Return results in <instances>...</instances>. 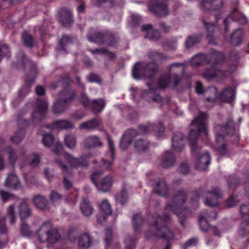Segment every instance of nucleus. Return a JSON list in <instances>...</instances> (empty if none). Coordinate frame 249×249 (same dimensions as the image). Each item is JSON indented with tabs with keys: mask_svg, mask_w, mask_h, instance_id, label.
I'll return each mask as SVG.
<instances>
[{
	"mask_svg": "<svg viewBox=\"0 0 249 249\" xmlns=\"http://www.w3.org/2000/svg\"><path fill=\"white\" fill-rule=\"evenodd\" d=\"M18 213L20 220L23 221L32 216V210L27 203L22 202L18 205Z\"/></svg>",
	"mask_w": 249,
	"mask_h": 249,
	"instance_id": "obj_26",
	"label": "nucleus"
},
{
	"mask_svg": "<svg viewBox=\"0 0 249 249\" xmlns=\"http://www.w3.org/2000/svg\"><path fill=\"white\" fill-rule=\"evenodd\" d=\"M235 91L231 87H228L223 90L220 95L221 100L224 102H231L235 98Z\"/></svg>",
	"mask_w": 249,
	"mask_h": 249,
	"instance_id": "obj_32",
	"label": "nucleus"
},
{
	"mask_svg": "<svg viewBox=\"0 0 249 249\" xmlns=\"http://www.w3.org/2000/svg\"><path fill=\"white\" fill-rule=\"evenodd\" d=\"M244 32L241 29L235 30L230 35V43L234 46L241 45L244 38Z\"/></svg>",
	"mask_w": 249,
	"mask_h": 249,
	"instance_id": "obj_28",
	"label": "nucleus"
},
{
	"mask_svg": "<svg viewBox=\"0 0 249 249\" xmlns=\"http://www.w3.org/2000/svg\"><path fill=\"white\" fill-rule=\"evenodd\" d=\"M181 65V64L176 63L173 64L170 66L169 72L170 73L171 81L173 84V86L174 89L177 88L181 80V76L177 73L178 71L174 70V68L178 67Z\"/></svg>",
	"mask_w": 249,
	"mask_h": 249,
	"instance_id": "obj_27",
	"label": "nucleus"
},
{
	"mask_svg": "<svg viewBox=\"0 0 249 249\" xmlns=\"http://www.w3.org/2000/svg\"><path fill=\"white\" fill-rule=\"evenodd\" d=\"M91 243L89 235L87 233H83L78 239V247L79 249H88L90 246Z\"/></svg>",
	"mask_w": 249,
	"mask_h": 249,
	"instance_id": "obj_35",
	"label": "nucleus"
},
{
	"mask_svg": "<svg viewBox=\"0 0 249 249\" xmlns=\"http://www.w3.org/2000/svg\"><path fill=\"white\" fill-rule=\"evenodd\" d=\"M75 95L76 92L72 88L62 89L59 92V98L68 104H70L73 100Z\"/></svg>",
	"mask_w": 249,
	"mask_h": 249,
	"instance_id": "obj_31",
	"label": "nucleus"
},
{
	"mask_svg": "<svg viewBox=\"0 0 249 249\" xmlns=\"http://www.w3.org/2000/svg\"><path fill=\"white\" fill-rule=\"evenodd\" d=\"M208 115L205 112H200L198 116L193 120L191 125L194 126L195 128L191 129L189 135V142L191 148L192 154L195 156L201 155L202 147L197 144L199 133L204 132L207 134V128L206 121Z\"/></svg>",
	"mask_w": 249,
	"mask_h": 249,
	"instance_id": "obj_1",
	"label": "nucleus"
},
{
	"mask_svg": "<svg viewBox=\"0 0 249 249\" xmlns=\"http://www.w3.org/2000/svg\"><path fill=\"white\" fill-rule=\"evenodd\" d=\"M150 146V142L146 139H140L137 140L134 144L136 151L138 153L146 151Z\"/></svg>",
	"mask_w": 249,
	"mask_h": 249,
	"instance_id": "obj_36",
	"label": "nucleus"
},
{
	"mask_svg": "<svg viewBox=\"0 0 249 249\" xmlns=\"http://www.w3.org/2000/svg\"><path fill=\"white\" fill-rule=\"evenodd\" d=\"M103 171L98 170L93 172L90 175V179L95 186L99 183L98 180L100 178L101 175L103 174Z\"/></svg>",
	"mask_w": 249,
	"mask_h": 249,
	"instance_id": "obj_63",
	"label": "nucleus"
},
{
	"mask_svg": "<svg viewBox=\"0 0 249 249\" xmlns=\"http://www.w3.org/2000/svg\"><path fill=\"white\" fill-rule=\"evenodd\" d=\"M48 106V104L46 101L42 100H38L36 102L35 115H39L41 118L43 117V114L47 112Z\"/></svg>",
	"mask_w": 249,
	"mask_h": 249,
	"instance_id": "obj_42",
	"label": "nucleus"
},
{
	"mask_svg": "<svg viewBox=\"0 0 249 249\" xmlns=\"http://www.w3.org/2000/svg\"><path fill=\"white\" fill-rule=\"evenodd\" d=\"M153 219H156V221L154 222H150L149 224L152 226L157 227L159 220H162L165 222H168L170 220V215L168 213H164L162 217H160L158 214H155L153 216Z\"/></svg>",
	"mask_w": 249,
	"mask_h": 249,
	"instance_id": "obj_60",
	"label": "nucleus"
},
{
	"mask_svg": "<svg viewBox=\"0 0 249 249\" xmlns=\"http://www.w3.org/2000/svg\"><path fill=\"white\" fill-rule=\"evenodd\" d=\"M141 31L145 32V37L152 41H157L160 38V33L158 30H153L151 24H144L141 27Z\"/></svg>",
	"mask_w": 249,
	"mask_h": 249,
	"instance_id": "obj_16",
	"label": "nucleus"
},
{
	"mask_svg": "<svg viewBox=\"0 0 249 249\" xmlns=\"http://www.w3.org/2000/svg\"><path fill=\"white\" fill-rule=\"evenodd\" d=\"M73 42L72 36L68 35H63L59 40L56 49L58 51L68 53L66 47Z\"/></svg>",
	"mask_w": 249,
	"mask_h": 249,
	"instance_id": "obj_30",
	"label": "nucleus"
},
{
	"mask_svg": "<svg viewBox=\"0 0 249 249\" xmlns=\"http://www.w3.org/2000/svg\"><path fill=\"white\" fill-rule=\"evenodd\" d=\"M138 131L134 129H129L126 131L120 141V146L123 150L126 149L131 144L132 140L138 135Z\"/></svg>",
	"mask_w": 249,
	"mask_h": 249,
	"instance_id": "obj_15",
	"label": "nucleus"
},
{
	"mask_svg": "<svg viewBox=\"0 0 249 249\" xmlns=\"http://www.w3.org/2000/svg\"><path fill=\"white\" fill-rule=\"evenodd\" d=\"M139 129L142 134H147L151 131H154L156 132V135L158 137L161 136L164 131V127L161 123H159L158 124L148 123L145 125H141L139 126Z\"/></svg>",
	"mask_w": 249,
	"mask_h": 249,
	"instance_id": "obj_14",
	"label": "nucleus"
},
{
	"mask_svg": "<svg viewBox=\"0 0 249 249\" xmlns=\"http://www.w3.org/2000/svg\"><path fill=\"white\" fill-rule=\"evenodd\" d=\"M80 209L83 214L86 216L90 215L93 211L92 204L89 200L86 198L83 199L82 202L80 204Z\"/></svg>",
	"mask_w": 249,
	"mask_h": 249,
	"instance_id": "obj_38",
	"label": "nucleus"
},
{
	"mask_svg": "<svg viewBox=\"0 0 249 249\" xmlns=\"http://www.w3.org/2000/svg\"><path fill=\"white\" fill-rule=\"evenodd\" d=\"M143 221V219L141 214L137 213L134 215L132 219V224L135 233L136 234L140 231Z\"/></svg>",
	"mask_w": 249,
	"mask_h": 249,
	"instance_id": "obj_49",
	"label": "nucleus"
},
{
	"mask_svg": "<svg viewBox=\"0 0 249 249\" xmlns=\"http://www.w3.org/2000/svg\"><path fill=\"white\" fill-rule=\"evenodd\" d=\"M92 3L97 7L112 8L116 5V0H93Z\"/></svg>",
	"mask_w": 249,
	"mask_h": 249,
	"instance_id": "obj_41",
	"label": "nucleus"
},
{
	"mask_svg": "<svg viewBox=\"0 0 249 249\" xmlns=\"http://www.w3.org/2000/svg\"><path fill=\"white\" fill-rule=\"evenodd\" d=\"M54 127L58 129H72L74 127L73 124L67 120H59L53 123Z\"/></svg>",
	"mask_w": 249,
	"mask_h": 249,
	"instance_id": "obj_43",
	"label": "nucleus"
},
{
	"mask_svg": "<svg viewBox=\"0 0 249 249\" xmlns=\"http://www.w3.org/2000/svg\"><path fill=\"white\" fill-rule=\"evenodd\" d=\"M7 216L9 218L10 224L14 225L16 221L14 205H10L8 207L7 209Z\"/></svg>",
	"mask_w": 249,
	"mask_h": 249,
	"instance_id": "obj_55",
	"label": "nucleus"
},
{
	"mask_svg": "<svg viewBox=\"0 0 249 249\" xmlns=\"http://www.w3.org/2000/svg\"><path fill=\"white\" fill-rule=\"evenodd\" d=\"M159 67L155 61H151L146 64L141 62L136 63L133 68L132 75L135 79H141L143 74L145 78H152L159 71Z\"/></svg>",
	"mask_w": 249,
	"mask_h": 249,
	"instance_id": "obj_5",
	"label": "nucleus"
},
{
	"mask_svg": "<svg viewBox=\"0 0 249 249\" xmlns=\"http://www.w3.org/2000/svg\"><path fill=\"white\" fill-rule=\"evenodd\" d=\"M0 196L2 201L5 202L11 199H16L17 197L13 194L10 193L8 192L0 190Z\"/></svg>",
	"mask_w": 249,
	"mask_h": 249,
	"instance_id": "obj_61",
	"label": "nucleus"
},
{
	"mask_svg": "<svg viewBox=\"0 0 249 249\" xmlns=\"http://www.w3.org/2000/svg\"><path fill=\"white\" fill-rule=\"evenodd\" d=\"M216 137L215 149L218 154L222 157L229 155V151L227 148V143L224 134L232 136L235 132L236 126L232 119L228 120L225 125L216 124L214 126Z\"/></svg>",
	"mask_w": 249,
	"mask_h": 249,
	"instance_id": "obj_2",
	"label": "nucleus"
},
{
	"mask_svg": "<svg viewBox=\"0 0 249 249\" xmlns=\"http://www.w3.org/2000/svg\"><path fill=\"white\" fill-rule=\"evenodd\" d=\"M146 100L148 102H154L157 104H159L160 107L163 105V98L158 93L153 90H150L149 91L145 90L143 93Z\"/></svg>",
	"mask_w": 249,
	"mask_h": 249,
	"instance_id": "obj_22",
	"label": "nucleus"
},
{
	"mask_svg": "<svg viewBox=\"0 0 249 249\" xmlns=\"http://www.w3.org/2000/svg\"><path fill=\"white\" fill-rule=\"evenodd\" d=\"M7 154L8 155L9 162L11 164L14 165L18 159V150L13 149L11 147H10L8 149Z\"/></svg>",
	"mask_w": 249,
	"mask_h": 249,
	"instance_id": "obj_54",
	"label": "nucleus"
},
{
	"mask_svg": "<svg viewBox=\"0 0 249 249\" xmlns=\"http://www.w3.org/2000/svg\"><path fill=\"white\" fill-rule=\"evenodd\" d=\"M160 236V238L163 239H173L175 236V232L173 229L167 227L159 228Z\"/></svg>",
	"mask_w": 249,
	"mask_h": 249,
	"instance_id": "obj_47",
	"label": "nucleus"
},
{
	"mask_svg": "<svg viewBox=\"0 0 249 249\" xmlns=\"http://www.w3.org/2000/svg\"><path fill=\"white\" fill-rule=\"evenodd\" d=\"M17 57L20 61V65L24 69L26 66L30 67V73L32 75L31 76L26 75L24 79V84L18 91V99L21 100L30 92L32 85L35 83L37 70L36 65L27 58L23 52H19Z\"/></svg>",
	"mask_w": 249,
	"mask_h": 249,
	"instance_id": "obj_3",
	"label": "nucleus"
},
{
	"mask_svg": "<svg viewBox=\"0 0 249 249\" xmlns=\"http://www.w3.org/2000/svg\"><path fill=\"white\" fill-rule=\"evenodd\" d=\"M204 196L206 194H209L213 195L214 196V198L213 199H210L209 198H206L205 200V205L211 207L216 206L218 205L217 199L221 197L222 196V192L218 187L216 186H213L212 190L210 191H206L204 189Z\"/></svg>",
	"mask_w": 249,
	"mask_h": 249,
	"instance_id": "obj_13",
	"label": "nucleus"
},
{
	"mask_svg": "<svg viewBox=\"0 0 249 249\" xmlns=\"http://www.w3.org/2000/svg\"><path fill=\"white\" fill-rule=\"evenodd\" d=\"M19 231L21 234L24 237H29L33 234V231L31 230L30 226L24 221L22 222Z\"/></svg>",
	"mask_w": 249,
	"mask_h": 249,
	"instance_id": "obj_52",
	"label": "nucleus"
},
{
	"mask_svg": "<svg viewBox=\"0 0 249 249\" xmlns=\"http://www.w3.org/2000/svg\"><path fill=\"white\" fill-rule=\"evenodd\" d=\"M72 80L70 75L68 74H63L56 82L52 83L50 87L53 89H56L59 86L61 87L63 89H68L71 88L70 84Z\"/></svg>",
	"mask_w": 249,
	"mask_h": 249,
	"instance_id": "obj_19",
	"label": "nucleus"
},
{
	"mask_svg": "<svg viewBox=\"0 0 249 249\" xmlns=\"http://www.w3.org/2000/svg\"><path fill=\"white\" fill-rule=\"evenodd\" d=\"M59 21L64 27H70L74 22L72 11L66 7L61 8L59 11Z\"/></svg>",
	"mask_w": 249,
	"mask_h": 249,
	"instance_id": "obj_12",
	"label": "nucleus"
},
{
	"mask_svg": "<svg viewBox=\"0 0 249 249\" xmlns=\"http://www.w3.org/2000/svg\"><path fill=\"white\" fill-rule=\"evenodd\" d=\"M197 157L198 158L195 164L196 168L200 170L206 169L211 161L210 154L206 152Z\"/></svg>",
	"mask_w": 249,
	"mask_h": 249,
	"instance_id": "obj_23",
	"label": "nucleus"
},
{
	"mask_svg": "<svg viewBox=\"0 0 249 249\" xmlns=\"http://www.w3.org/2000/svg\"><path fill=\"white\" fill-rule=\"evenodd\" d=\"M215 22L213 23L211 22H207L204 20H202V22L203 23V25L206 29V31L207 32V35H213L215 29L217 26V20L218 19L219 16L218 15H215Z\"/></svg>",
	"mask_w": 249,
	"mask_h": 249,
	"instance_id": "obj_48",
	"label": "nucleus"
},
{
	"mask_svg": "<svg viewBox=\"0 0 249 249\" xmlns=\"http://www.w3.org/2000/svg\"><path fill=\"white\" fill-rule=\"evenodd\" d=\"M211 68L206 69L202 73V77L207 80H210L215 78L216 66L220 64L224 60V55L221 52L213 51L211 55Z\"/></svg>",
	"mask_w": 249,
	"mask_h": 249,
	"instance_id": "obj_9",
	"label": "nucleus"
},
{
	"mask_svg": "<svg viewBox=\"0 0 249 249\" xmlns=\"http://www.w3.org/2000/svg\"><path fill=\"white\" fill-rule=\"evenodd\" d=\"M239 235L242 238L248 237L247 244L249 243V220L245 219L240 224L238 230Z\"/></svg>",
	"mask_w": 249,
	"mask_h": 249,
	"instance_id": "obj_33",
	"label": "nucleus"
},
{
	"mask_svg": "<svg viewBox=\"0 0 249 249\" xmlns=\"http://www.w3.org/2000/svg\"><path fill=\"white\" fill-rule=\"evenodd\" d=\"M83 145L86 148L89 149L95 147H100L102 142L100 138L95 135L89 136L83 141Z\"/></svg>",
	"mask_w": 249,
	"mask_h": 249,
	"instance_id": "obj_25",
	"label": "nucleus"
},
{
	"mask_svg": "<svg viewBox=\"0 0 249 249\" xmlns=\"http://www.w3.org/2000/svg\"><path fill=\"white\" fill-rule=\"evenodd\" d=\"M188 192L183 190H179L175 192L172 202H168L165 207V210H170L173 212L180 209L186 203L188 199Z\"/></svg>",
	"mask_w": 249,
	"mask_h": 249,
	"instance_id": "obj_8",
	"label": "nucleus"
},
{
	"mask_svg": "<svg viewBox=\"0 0 249 249\" xmlns=\"http://www.w3.org/2000/svg\"><path fill=\"white\" fill-rule=\"evenodd\" d=\"M32 200L34 204L38 209L47 210L50 209L49 201L45 196L36 195L33 196Z\"/></svg>",
	"mask_w": 249,
	"mask_h": 249,
	"instance_id": "obj_21",
	"label": "nucleus"
},
{
	"mask_svg": "<svg viewBox=\"0 0 249 249\" xmlns=\"http://www.w3.org/2000/svg\"><path fill=\"white\" fill-rule=\"evenodd\" d=\"M211 59L208 60L206 55L203 54H197L193 56L191 59V63L193 66L206 65L211 63Z\"/></svg>",
	"mask_w": 249,
	"mask_h": 249,
	"instance_id": "obj_37",
	"label": "nucleus"
},
{
	"mask_svg": "<svg viewBox=\"0 0 249 249\" xmlns=\"http://www.w3.org/2000/svg\"><path fill=\"white\" fill-rule=\"evenodd\" d=\"M176 160V158L173 153L166 151L161 156L160 165L164 168H169L175 165Z\"/></svg>",
	"mask_w": 249,
	"mask_h": 249,
	"instance_id": "obj_17",
	"label": "nucleus"
},
{
	"mask_svg": "<svg viewBox=\"0 0 249 249\" xmlns=\"http://www.w3.org/2000/svg\"><path fill=\"white\" fill-rule=\"evenodd\" d=\"M69 104L59 98L53 106V112L55 114L62 113L67 108V106Z\"/></svg>",
	"mask_w": 249,
	"mask_h": 249,
	"instance_id": "obj_44",
	"label": "nucleus"
},
{
	"mask_svg": "<svg viewBox=\"0 0 249 249\" xmlns=\"http://www.w3.org/2000/svg\"><path fill=\"white\" fill-rule=\"evenodd\" d=\"M127 193L125 189H124L122 191L117 194L116 196V200L117 202L120 203L122 205L125 204L127 200Z\"/></svg>",
	"mask_w": 249,
	"mask_h": 249,
	"instance_id": "obj_57",
	"label": "nucleus"
},
{
	"mask_svg": "<svg viewBox=\"0 0 249 249\" xmlns=\"http://www.w3.org/2000/svg\"><path fill=\"white\" fill-rule=\"evenodd\" d=\"M100 210L106 215H109L112 213V209L108 201L104 200L99 206Z\"/></svg>",
	"mask_w": 249,
	"mask_h": 249,
	"instance_id": "obj_59",
	"label": "nucleus"
},
{
	"mask_svg": "<svg viewBox=\"0 0 249 249\" xmlns=\"http://www.w3.org/2000/svg\"><path fill=\"white\" fill-rule=\"evenodd\" d=\"M202 37V36L201 34H194L188 36L185 42V47L187 49H190L198 44L200 42Z\"/></svg>",
	"mask_w": 249,
	"mask_h": 249,
	"instance_id": "obj_40",
	"label": "nucleus"
},
{
	"mask_svg": "<svg viewBox=\"0 0 249 249\" xmlns=\"http://www.w3.org/2000/svg\"><path fill=\"white\" fill-rule=\"evenodd\" d=\"M65 158L70 164L71 168H86L89 166V161L84 156L74 158L69 153H65Z\"/></svg>",
	"mask_w": 249,
	"mask_h": 249,
	"instance_id": "obj_10",
	"label": "nucleus"
},
{
	"mask_svg": "<svg viewBox=\"0 0 249 249\" xmlns=\"http://www.w3.org/2000/svg\"><path fill=\"white\" fill-rule=\"evenodd\" d=\"M113 182L112 177L107 175L103 178L96 187L99 191L107 192L111 189Z\"/></svg>",
	"mask_w": 249,
	"mask_h": 249,
	"instance_id": "obj_24",
	"label": "nucleus"
},
{
	"mask_svg": "<svg viewBox=\"0 0 249 249\" xmlns=\"http://www.w3.org/2000/svg\"><path fill=\"white\" fill-rule=\"evenodd\" d=\"M22 39L24 45L26 47L32 48L34 46V39L32 35L24 32Z\"/></svg>",
	"mask_w": 249,
	"mask_h": 249,
	"instance_id": "obj_53",
	"label": "nucleus"
},
{
	"mask_svg": "<svg viewBox=\"0 0 249 249\" xmlns=\"http://www.w3.org/2000/svg\"><path fill=\"white\" fill-rule=\"evenodd\" d=\"M237 12V8L234 7L232 12L233 20L234 21H238L241 24H246L247 22V18L242 14H238Z\"/></svg>",
	"mask_w": 249,
	"mask_h": 249,
	"instance_id": "obj_56",
	"label": "nucleus"
},
{
	"mask_svg": "<svg viewBox=\"0 0 249 249\" xmlns=\"http://www.w3.org/2000/svg\"><path fill=\"white\" fill-rule=\"evenodd\" d=\"M168 190L166 183L163 180H159L154 188V191L156 194L166 198L169 196Z\"/></svg>",
	"mask_w": 249,
	"mask_h": 249,
	"instance_id": "obj_29",
	"label": "nucleus"
},
{
	"mask_svg": "<svg viewBox=\"0 0 249 249\" xmlns=\"http://www.w3.org/2000/svg\"><path fill=\"white\" fill-rule=\"evenodd\" d=\"M148 58L153 61H162L167 60L168 57L162 53L156 50L151 51L147 53Z\"/></svg>",
	"mask_w": 249,
	"mask_h": 249,
	"instance_id": "obj_46",
	"label": "nucleus"
},
{
	"mask_svg": "<svg viewBox=\"0 0 249 249\" xmlns=\"http://www.w3.org/2000/svg\"><path fill=\"white\" fill-rule=\"evenodd\" d=\"M87 38L91 42L108 47L115 46L119 41L118 34L110 31H92L88 33Z\"/></svg>",
	"mask_w": 249,
	"mask_h": 249,
	"instance_id": "obj_4",
	"label": "nucleus"
},
{
	"mask_svg": "<svg viewBox=\"0 0 249 249\" xmlns=\"http://www.w3.org/2000/svg\"><path fill=\"white\" fill-rule=\"evenodd\" d=\"M38 239L41 243L48 242L51 244L56 243L61 236L57 229L53 228L51 222L43 223L37 231Z\"/></svg>",
	"mask_w": 249,
	"mask_h": 249,
	"instance_id": "obj_6",
	"label": "nucleus"
},
{
	"mask_svg": "<svg viewBox=\"0 0 249 249\" xmlns=\"http://www.w3.org/2000/svg\"><path fill=\"white\" fill-rule=\"evenodd\" d=\"M224 0H200V6L205 11H216L221 9Z\"/></svg>",
	"mask_w": 249,
	"mask_h": 249,
	"instance_id": "obj_11",
	"label": "nucleus"
},
{
	"mask_svg": "<svg viewBox=\"0 0 249 249\" xmlns=\"http://www.w3.org/2000/svg\"><path fill=\"white\" fill-rule=\"evenodd\" d=\"M65 142L68 147L71 149L75 148L76 144V139L73 134L66 135L65 136Z\"/></svg>",
	"mask_w": 249,
	"mask_h": 249,
	"instance_id": "obj_50",
	"label": "nucleus"
},
{
	"mask_svg": "<svg viewBox=\"0 0 249 249\" xmlns=\"http://www.w3.org/2000/svg\"><path fill=\"white\" fill-rule=\"evenodd\" d=\"M167 1L168 0H150L148 4V9L157 17H165L170 13Z\"/></svg>",
	"mask_w": 249,
	"mask_h": 249,
	"instance_id": "obj_7",
	"label": "nucleus"
},
{
	"mask_svg": "<svg viewBox=\"0 0 249 249\" xmlns=\"http://www.w3.org/2000/svg\"><path fill=\"white\" fill-rule=\"evenodd\" d=\"M204 189L200 187L198 190L193 192L190 203L194 208L198 206V200L200 196H204Z\"/></svg>",
	"mask_w": 249,
	"mask_h": 249,
	"instance_id": "obj_39",
	"label": "nucleus"
},
{
	"mask_svg": "<svg viewBox=\"0 0 249 249\" xmlns=\"http://www.w3.org/2000/svg\"><path fill=\"white\" fill-rule=\"evenodd\" d=\"M24 135V130L23 129H20L14 134V135L11 138V140L14 143H18L21 141Z\"/></svg>",
	"mask_w": 249,
	"mask_h": 249,
	"instance_id": "obj_62",
	"label": "nucleus"
},
{
	"mask_svg": "<svg viewBox=\"0 0 249 249\" xmlns=\"http://www.w3.org/2000/svg\"><path fill=\"white\" fill-rule=\"evenodd\" d=\"M11 56L9 47L6 44H0V62L3 57Z\"/></svg>",
	"mask_w": 249,
	"mask_h": 249,
	"instance_id": "obj_58",
	"label": "nucleus"
},
{
	"mask_svg": "<svg viewBox=\"0 0 249 249\" xmlns=\"http://www.w3.org/2000/svg\"><path fill=\"white\" fill-rule=\"evenodd\" d=\"M184 136L179 132H176L173 134L172 139V146L174 151L181 152L184 148Z\"/></svg>",
	"mask_w": 249,
	"mask_h": 249,
	"instance_id": "obj_18",
	"label": "nucleus"
},
{
	"mask_svg": "<svg viewBox=\"0 0 249 249\" xmlns=\"http://www.w3.org/2000/svg\"><path fill=\"white\" fill-rule=\"evenodd\" d=\"M42 137V143L46 146L50 147L54 142V138L51 133H46L41 134Z\"/></svg>",
	"mask_w": 249,
	"mask_h": 249,
	"instance_id": "obj_51",
	"label": "nucleus"
},
{
	"mask_svg": "<svg viewBox=\"0 0 249 249\" xmlns=\"http://www.w3.org/2000/svg\"><path fill=\"white\" fill-rule=\"evenodd\" d=\"M169 78L167 76H162L158 79V86L162 89L166 88L169 84Z\"/></svg>",
	"mask_w": 249,
	"mask_h": 249,
	"instance_id": "obj_64",
	"label": "nucleus"
},
{
	"mask_svg": "<svg viewBox=\"0 0 249 249\" xmlns=\"http://www.w3.org/2000/svg\"><path fill=\"white\" fill-rule=\"evenodd\" d=\"M4 186L14 190L22 188V185L19 179L15 174H10L8 176L4 183Z\"/></svg>",
	"mask_w": 249,
	"mask_h": 249,
	"instance_id": "obj_20",
	"label": "nucleus"
},
{
	"mask_svg": "<svg viewBox=\"0 0 249 249\" xmlns=\"http://www.w3.org/2000/svg\"><path fill=\"white\" fill-rule=\"evenodd\" d=\"M99 126L98 121L96 119H92L81 123L79 128L83 130H91Z\"/></svg>",
	"mask_w": 249,
	"mask_h": 249,
	"instance_id": "obj_45",
	"label": "nucleus"
},
{
	"mask_svg": "<svg viewBox=\"0 0 249 249\" xmlns=\"http://www.w3.org/2000/svg\"><path fill=\"white\" fill-rule=\"evenodd\" d=\"M105 105V101L102 98H99L92 101L90 107L94 113H99L102 111Z\"/></svg>",
	"mask_w": 249,
	"mask_h": 249,
	"instance_id": "obj_34",
	"label": "nucleus"
}]
</instances>
